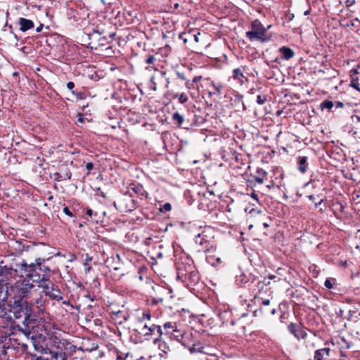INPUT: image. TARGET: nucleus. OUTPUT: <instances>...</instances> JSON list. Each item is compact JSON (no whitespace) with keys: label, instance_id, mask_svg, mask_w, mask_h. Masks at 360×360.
<instances>
[{"label":"nucleus","instance_id":"nucleus-1","mask_svg":"<svg viewBox=\"0 0 360 360\" xmlns=\"http://www.w3.org/2000/svg\"><path fill=\"white\" fill-rule=\"evenodd\" d=\"M32 304L25 299H14L13 302L0 303V318L9 323L23 319L21 324L18 325L20 331L27 339V343L22 344L27 349L28 344L37 349V336L32 333L34 321L32 319Z\"/></svg>","mask_w":360,"mask_h":360},{"label":"nucleus","instance_id":"nucleus-2","mask_svg":"<svg viewBox=\"0 0 360 360\" xmlns=\"http://www.w3.org/2000/svg\"><path fill=\"white\" fill-rule=\"evenodd\" d=\"M13 269L7 266L0 268V288L1 292L5 293L4 299H24L34 288V283L28 280L23 279L21 283L15 285L10 284L7 281V276H12Z\"/></svg>","mask_w":360,"mask_h":360},{"label":"nucleus","instance_id":"nucleus-3","mask_svg":"<svg viewBox=\"0 0 360 360\" xmlns=\"http://www.w3.org/2000/svg\"><path fill=\"white\" fill-rule=\"evenodd\" d=\"M177 277L184 280H191L192 282H196L198 280L197 271L192 264L185 266L183 263L176 264Z\"/></svg>","mask_w":360,"mask_h":360},{"label":"nucleus","instance_id":"nucleus-4","mask_svg":"<svg viewBox=\"0 0 360 360\" xmlns=\"http://www.w3.org/2000/svg\"><path fill=\"white\" fill-rule=\"evenodd\" d=\"M21 273L25 276L24 279L31 281L34 283L37 279H39V274L38 273V268L36 262L34 263L27 264L26 262L22 261L20 265Z\"/></svg>","mask_w":360,"mask_h":360},{"label":"nucleus","instance_id":"nucleus-5","mask_svg":"<svg viewBox=\"0 0 360 360\" xmlns=\"http://www.w3.org/2000/svg\"><path fill=\"white\" fill-rule=\"evenodd\" d=\"M163 328L165 330L163 335H167L172 340L182 342L185 332L178 327L176 323L167 322L163 325Z\"/></svg>","mask_w":360,"mask_h":360},{"label":"nucleus","instance_id":"nucleus-6","mask_svg":"<svg viewBox=\"0 0 360 360\" xmlns=\"http://www.w3.org/2000/svg\"><path fill=\"white\" fill-rule=\"evenodd\" d=\"M252 30L246 32L247 37L250 40H264L266 28L258 20H255L251 23Z\"/></svg>","mask_w":360,"mask_h":360},{"label":"nucleus","instance_id":"nucleus-7","mask_svg":"<svg viewBox=\"0 0 360 360\" xmlns=\"http://www.w3.org/2000/svg\"><path fill=\"white\" fill-rule=\"evenodd\" d=\"M140 333L144 336L145 340H149L153 335H157V337H162L164 332L160 326L155 324L148 325L146 323L140 329Z\"/></svg>","mask_w":360,"mask_h":360},{"label":"nucleus","instance_id":"nucleus-8","mask_svg":"<svg viewBox=\"0 0 360 360\" xmlns=\"http://www.w3.org/2000/svg\"><path fill=\"white\" fill-rule=\"evenodd\" d=\"M191 353L200 352L205 354L203 358H201V360H219L218 357L214 354H209L206 351V348L203 347H200L198 345H193L190 349Z\"/></svg>","mask_w":360,"mask_h":360},{"label":"nucleus","instance_id":"nucleus-9","mask_svg":"<svg viewBox=\"0 0 360 360\" xmlns=\"http://www.w3.org/2000/svg\"><path fill=\"white\" fill-rule=\"evenodd\" d=\"M288 328L297 340L304 339L307 336V332L298 324L291 323Z\"/></svg>","mask_w":360,"mask_h":360},{"label":"nucleus","instance_id":"nucleus-10","mask_svg":"<svg viewBox=\"0 0 360 360\" xmlns=\"http://www.w3.org/2000/svg\"><path fill=\"white\" fill-rule=\"evenodd\" d=\"M44 294L46 296L49 297L51 300H55L57 302L63 300V298L62 292L55 285L50 286V288L49 289V290L45 291Z\"/></svg>","mask_w":360,"mask_h":360},{"label":"nucleus","instance_id":"nucleus-11","mask_svg":"<svg viewBox=\"0 0 360 360\" xmlns=\"http://www.w3.org/2000/svg\"><path fill=\"white\" fill-rule=\"evenodd\" d=\"M270 300L269 299L262 300L260 304V311L265 315H274L276 313L275 307H269Z\"/></svg>","mask_w":360,"mask_h":360},{"label":"nucleus","instance_id":"nucleus-12","mask_svg":"<svg viewBox=\"0 0 360 360\" xmlns=\"http://www.w3.org/2000/svg\"><path fill=\"white\" fill-rule=\"evenodd\" d=\"M18 25L20 26V30L23 32L30 30L34 27V24L32 20L25 18H19Z\"/></svg>","mask_w":360,"mask_h":360},{"label":"nucleus","instance_id":"nucleus-13","mask_svg":"<svg viewBox=\"0 0 360 360\" xmlns=\"http://www.w3.org/2000/svg\"><path fill=\"white\" fill-rule=\"evenodd\" d=\"M128 314L122 311H114L112 314V320L116 324L122 325L128 319Z\"/></svg>","mask_w":360,"mask_h":360},{"label":"nucleus","instance_id":"nucleus-14","mask_svg":"<svg viewBox=\"0 0 360 360\" xmlns=\"http://www.w3.org/2000/svg\"><path fill=\"white\" fill-rule=\"evenodd\" d=\"M330 349L328 347H324L316 349L314 352V360H326L330 355Z\"/></svg>","mask_w":360,"mask_h":360},{"label":"nucleus","instance_id":"nucleus-15","mask_svg":"<svg viewBox=\"0 0 360 360\" xmlns=\"http://www.w3.org/2000/svg\"><path fill=\"white\" fill-rule=\"evenodd\" d=\"M153 343L154 345H158L159 350L165 354L170 351L169 347L167 346L166 342L162 340V337H155L153 339Z\"/></svg>","mask_w":360,"mask_h":360},{"label":"nucleus","instance_id":"nucleus-16","mask_svg":"<svg viewBox=\"0 0 360 360\" xmlns=\"http://www.w3.org/2000/svg\"><path fill=\"white\" fill-rule=\"evenodd\" d=\"M244 68H236L233 70V79L237 80L240 84L244 83L245 76L243 75Z\"/></svg>","mask_w":360,"mask_h":360},{"label":"nucleus","instance_id":"nucleus-17","mask_svg":"<svg viewBox=\"0 0 360 360\" xmlns=\"http://www.w3.org/2000/svg\"><path fill=\"white\" fill-rule=\"evenodd\" d=\"M307 160H308L307 157H305V156L298 158L297 169L302 174H304L307 170V168H308Z\"/></svg>","mask_w":360,"mask_h":360},{"label":"nucleus","instance_id":"nucleus-18","mask_svg":"<svg viewBox=\"0 0 360 360\" xmlns=\"http://www.w3.org/2000/svg\"><path fill=\"white\" fill-rule=\"evenodd\" d=\"M129 188L131 191H133V192H134L136 194L139 195L141 197L147 196L146 191L143 188V186L139 184H132L130 185Z\"/></svg>","mask_w":360,"mask_h":360},{"label":"nucleus","instance_id":"nucleus-19","mask_svg":"<svg viewBox=\"0 0 360 360\" xmlns=\"http://www.w3.org/2000/svg\"><path fill=\"white\" fill-rule=\"evenodd\" d=\"M38 271L43 272V274H48L51 271L50 268L44 264L45 259L43 258H37L35 259Z\"/></svg>","mask_w":360,"mask_h":360},{"label":"nucleus","instance_id":"nucleus-20","mask_svg":"<svg viewBox=\"0 0 360 360\" xmlns=\"http://www.w3.org/2000/svg\"><path fill=\"white\" fill-rule=\"evenodd\" d=\"M279 51L283 54V58L285 60H289L294 56L293 51L288 47L282 46Z\"/></svg>","mask_w":360,"mask_h":360},{"label":"nucleus","instance_id":"nucleus-21","mask_svg":"<svg viewBox=\"0 0 360 360\" xmlns=\"http://www.w3.org/2000/svg\"><path fill=\"white\" fill-rule=\"evenodd\" d=\"M257 176H255V180L258 184H263L264 180L266 179L267 172L262 169L259 168L257 170Z\"/></svg>","mask_w":360,"mask_h":360},{"label":"nucleus","instance_id":"nucleus-22","mask_svg":"<svg viewBox=\"0 0 360 360\" xmlns=\"http://www.w3.org/2000/svg\"><path fill=\"white\" fill-rule=\"evenodd\" d=\"M46 302V300L42 296L36 300L35 305L39 311L44 312L45 311Z\"/></svg>","mask_w":360,"mask_h":360},{"label":"nucleus","instance_id":"nucleus-23","mask_svg":"<svg viewBox=\"0 0 360 360\" xmlns=\"http://www.w3.org/2000/svg\"><path fill=\"white\" fill-rule=\"evenodd\" d=\"M207 261L212 266H217L221 263V258L219 257H215L212 255L207 256Z\"/></svg>","mask_w":360,"mask_h":360},{"label":"nucleus","instance_id":"nucleus-24","mask_svg":"<svg viewBox=\"0 0 360 360\" xmlns=\"http://www.w3.org/2000/svg\"><path fill=\"white\" fill-rule=\"evenodd\" d=\"M36 283H38V287L39 288H41L43 290V292L44 293L45 291L49 290L50 288V286H52L54 285V283L51 281L49 282H35Z\"/></svg>","mask_w":360,"mask_h":360},{"label":"nucleus","instance_id":"nucleus-25","mask_svg":"<svg viewBox=\"0 0 360 360\" xmlns=\"http://www.w3.org/2000/svg\"><path fill=\"white\" fill-rule=\"evenodd\" d=\"M333 107V103L331 101L326 100L321 103L320 108L321 110L328 109L330 110Z\"/></svg>","mask_w":360,"mask_h":360},{"label":"nucleus","instance_id":"nucleus-26","mask_svg":"<svg viewBox=\"0 0 360 360\" xmlns=\"http://www.w3.org/2000/svg\"><path fill=\"white\" fill-rule=\"evenodd\" d=\"M250 281V278H247V276L244 274H241L240 276L236 277L237 283L247 284Z\"/></svg>","mask_w":360,"mask_h":360},{"label":"nucleus","instance_id":"nucleus-27","mask_svg":"<svg viewBox=\"0 0 360 360\" xmlns=\"http://www.w3.org/2000/svg\"><path fill=\"white\" fill-rule=\"evenodd\" d=\"M336 280L333 278H327L324 282V285L328 289L333 288L334 284L335 283Z\"/></svg>","mask_w":360,"mask_h":360},{"label":"nucleus","instance_id":"nucleus-28","mask_svg":"<svg viewBox=\"0 0 360 360\" xmlns=\"http://www.w3.org/2000/svg\"><path fill=\"white\" fill-rule=\"evenodd\" d=\"M172 119H173V120L176 121L178 122V124L180 125L184 121V117L182 115H181L179 112H174L172 115Z\"/></svg>","mask_w":360,"mask_h":360},{"label":"nucleus","instance_id":"nucleus-29","mask_svg":"<svg viewBox=\"0 0 360 360\" xmlns=\"http://www.w3.org/2000/svg\"><path fill=\"white\" fill-rule=\"evenodd\" d=\"M50 280V276L48 274H42L41 275L39 274V279H37L36 282H49Z\"/></svg>","mask_w":360,"mask_h":360},{"label":"nucleus","instance_id":"nucleus-30","mask_svg":"<svg viewBox=\"0 0 360 360\" xmlns=\"http://www.w3.org/2000/svg\"><path fill=\"white\" fill-rule=\"evenodd\" d=\"M211 85L213 87V89H214V91H215L214 92L216 93V94L220 95L221 94V89L222 87L221 84L219 83L212 82Z\"/></svg>","mask_w":360,"mask_h":360},{"label":"nucleus","instance_id":"nucleus-31","mask_svg":"<svg viewBox=\"0 0 360 360\" xmlns=\"http://www.w3.org/2000/svg\"><path fill=\"white\" fill-rule=\"evenodd\" d=\"M175 97H178L179 98V101L181 103H184L187 102V101H188V96L184 93H182V94H179V95H176Z\"/></svg>","mask_w":360,"mask_h":360},{"label":"nucleus","instance_id":"nucleus-32","mask_svg":"<svg viewBox=\"0 0 360 360\" xmlns=\"http://www.w3.org/2000/svg\"><path fill=\"white\" fill-rule=\"evenodd\" d=\"M172 210V205L169 202H167V203H165L160 208V211L163 212H169Z\"/></svg>","mask_w":360,"mask_h":360},{"label":"nucleus","instance_id":"nucleus-33","mask_svg":"<svg viewBox=\"0 0 360 360\" xmlns=\"http://www.w3.org/2000/svg\"><path fill=\"white\" fill-rule=\"evenodd\" d=\"M266 98L265 96L258 95L257 96V103L259 105H262L265 103Z\"/></svg>","mask_w":360,"mask_h":360},{"label":"nucleus","instance_id":"nucleus-34","mask_svg":"<svg viewBox=\"0 0 360 360\" xmlns=\"http://www.w3.org/2000/svg\"><path fill=\"white\" fill-rule=\"evenodd\" d=\"M8 27L9 28V30H10V34H11L13 35V38H14V39H15V42H18L19 39H18V36H17L15 34H14V33L13 32V31H12V25H8L7 23H6V25H5V27Z\"/></svg>","mask_w":360,"mask_h":360},{"label":"nucleus","instance_id":"nucleus-35","mask_svg":"<svg viewBox=\"0 0 360 360\" xmlns=\"http://www.w3.org/2000/svg\"><path fill=\"white\" fill-rule=\"evenodd\" d=\"M151 319V315L150 313H143L142 318L140 319V321L142 322L145 320L150 321Z\"/></svg>","mask_w":360,"mask_h":360},{"label":"nucleus","instance_id":"nucleus-36","mask_svg":"<svg viewBox=\"0 0 360 360\" xmlns=\"http://www.w3.org/2000/svg\"><path fill=\"white\" fill-rule=\"evenodd\" d=\"M59 356L60 360H68L67 355L62 349H59Z\"/></svg>","mask_w":360,"mask_h":360},{"label":"nucleus","instance_id":"nucleus-37","mask_svg":"<svg viewBox=\"0 0 360 360\" xmlns=\"http://www.w3.org/2000/svg\"><path fill=\"white\" fill-rule=\"evenodd\" d=\"M155 58L153 55H150L146 58V62L148 64H153L155 62Z\"/></svg>","mask_w":360,"mask_h":360},{"label":"nucleus","instance_id":"nucleus-38","mask_svg":"<svg viewBox=\"0 0 360 360\" xmlns=\"http://www.w3.org/2000/svg\"><path fill=\"white\" fill-rule=\"evenodd\" d=\"M195 241L196 243H199L200 245L203 244V239L201 238V234L199 233L195 236Z\"/></svg>","mask_w":360,"mask_h":360},{"label":"nucleus","instance_id":"nucleus-39","mask_svg":"<svg viewBox=\"0 0 360 360\" xmlns=\"http://www.w3.org/2000/svg\"><path fill=\"white\" fill-rule=\"evenodd\" d=\"M354 4H355V0H346L345 1V6L347 8L352 6Z\"/></svg>","mask_w":360,"mask_h":360},{"label":"nucleus","instance_id":"nucleus-40","mask_svg":"<svg viewBox=\"0 0 360 360\" xmlns=\"http://www.w3.org/2000/svg\"><path fill=\"white\" fill-rule=\"evenodd\" d=\"M63 211L66 215H68L69 217L72 216V213L70 212V210H69V208L68 207H64L63 209Z\"/></svg>","mask_w":360,"mask_h":360},{"label":"nucleus","instance_id":"nucleus-41","mask_svg":"<svg viewBox=\"0 0 360 360\" xmlns=\"http://www.w3.org/2000/svg\"><path fill=\"white\" fill-rule=\"evenodd\" d=\"M52 358L53 359H59L60 356H59V350L58 351H56V352H54V351H51L50 352Z\"/></svg>","mask_w":360,"mask_h":360},{"label":"nucleus","instance_id":"nucleus-42","mask_svg":"<svg viewBox=\"0 0 360 360\" xmlns=\"http://www.w3.org/2000/svg\"><path fill=\"white\" fill-rule=\"evenodd\" d=\"M75 87V84L74 82H68L67 83V88L69 89V90H72Z\"/></svg>","mask_w":360,"mask_h":360},{"label":"nucleus","instance_id":"nucleus-43","mask_svg":"<svg viewBox=\"0 0 360 360\" xmlns=\"http://www.w3.org/2000/svg\"><path fill=\"white\" fill-rule=\"evenodd\" d=\"M94 168V164L92 162H88L86 165V169L90 172L91 170H92Z\"/></svg>","mask_w":360,"mask_h":360},{"label":"nucleus","instance_id":"nucleus-44","mask_svg":"<svg viewBox=\"0 0 360 360\" xmlns=\"http://www.w3.org/2000/svg\"><path fill=\"white\" fill-rule=\"evenodd\" d=\"M351 86L353 88L356 89L357 91H360V89L359 87L358 83H354V82H352V84H351Z\"/></svg>","mask_w":360,"mask_h":360},{"label":"nucleus","instance_id":"nucleus-45","mask_svg":"<svg viewBox=\"0 0 360 360\" xmlns=\"http://www.w3.org/2000/svg\"><path fill=\"white\" fill-rule=\"evenodd\" d=\"M352 119L353 121L356 120V122H360V116L359 115H353L352 116Z\"/></svg>","mask_w":360,"mask_h":360},{"label":"nucleus","instance_id":"nucleus-46","mask_svg":"<svg viewBox=\"0 0 360 360\" xmlns=\"http://www.w3.org/2000/svg\"><path fill=\"white\" fill-rule=\"evenodd\" d=\"M63 304L64 305L70 306V307H71V308H73L72 304L70 303V302L69 300H65V301H63Z\"/></svg>","mask_w":360,"mask_h":360},{"label":"nucleus","instance_id":"nucleus-47","mask_svg":"<svg viewBox=\"0 0 360 360\" xmlns=\"http://www.w3.org/2000/svg\"><path fill=\"white\" fill-rule=\"evenodd\" d=\"M86 214L89 217H92L93 211L91 209H87Z\"/></svg>","mask_w":360,"mask_h":360},{"label":"nucleus","instance_id":"nucleus-48","mask_svg":"<svg viewBox=\"0 0 360 360\" xmlns=\"http://www.w3.org/2000/svg\"><path fill=\"white\" fill-rule=\"evenodd\" d=\"M266 187L268 188V189H271L273 188H274V183H271L268 185L266 186Z\"/></svg>","mask_w":360,"mask_h":360},{"label":"nucleus","instance_id":"nucleus-49","mask_svg":"<svg viewBox=\"0 0 360 360\" xmlns=\"http://www.w3.org/2000/svg\"><path fill=\"white\" fill-rule=\"evenodd\" d=\"M323 202V200L321 199L319 202L315 203V207L317 208L322 202Z\"/></svg>","mask_w":360,"mask_h":360},{"label":"nucleus","instance_id":"nucleus-50","mask_svg":"<svg viewBox=\"0 0 360 360\" xmlns=\"http://www.w3.org/2000/svg\"><path fill=\"white\" fill-rule=\"evenodd\" d=\"M336 106H337V108H342L343 107V103H341V102H337Z\"/></svg>","mask_w":360,"mask_h":360},{"label":"nucleus","instance_id":"nucleus-51","mask_svg":"<svg viewBox=\"0 0 360 360\" xmlns=\"http://www.w3.org/2000/svg\"><path fill=\"white\" fill-rule=\"evenodd\" d=\"M41 29H42V25H40V26H39L36 28V32H41Z\"/></svg>","mask_w":360,"mask_h":360},{"label":"nucleus","instance_id":"nucleus-52","mask_svg":"<svg viewBox=\"0 0 360 360\" xmlns=\"http://www.w3.org/2000/svg\"><path fill=\"white\" fill-rule=\"evenodd\" d=\"M308 198L311 200V201H314L315 200V196L314 195H310L308 196Z\"/></svg>","mask_w":360,"mask_h":360},{"label":"nucleus","instance_id":"nucleus-53","mask_svg":"<svg viewBox=\"0 0 360 360\" xmlns=\"http://www.w3.org/2000/svg\"><path fill=\"white\" fill-rule=\"evenodd\" d=\"M200 78H201V77H195L193 78V82H197Z\"/></svg>","mask_w":360,"mask_h":360},{"label":"nucleus","instance_id":"nucleus-54","mask_svg":"<svg viewBox=\"0 0 360 360\" xmlns=\"http://www.w3.org/2000/svg\"><path fill=\"white\" fill-rule=\"evenodd\" d=\"M256 286H257V288H255V289L257 291V290H258V289H257V288H258V282H257V285H256ZM255 297H256V299H258V292H257V293H256Z\"/></svg>","mask_w":360,"mask_h":360},{"label":"nucleus","instance_id":"nucleus-55","mask_svg":"<svg viewBox=\"0 0 360 360\" xmlns=\"http://www.w3.org/2000/svg\"><path fill=\"white\" fill-rule=\"evenodd\" d=\"M78 122H83V117H82V115H80L79 117L78 118Z\"/></svg>","mask_w":360,"mask_h":360},{"label":"nucleus","instance_id":"nucleus-56","mask_svg":"<svg viewBox=\"0 0 360 360\" xmlns=\"http://www.w3.org/2000/svg\"><path fill=\"white\" fill-rule=\"evenodd\" d=\"M213 94H216V93L214 91L212 92V91H210L209 92V95L210 96H212Z\"/></svg>","mask_w":360,"mask_h":360},{"label":"nucleus","instance_id":"nucleus-57","mask_svg":"<svg viewBox=\"0 0 360 360\" xmlns=\"http://www.w3.org/2000/svg\"><path fill=\"white\" fill-rule=\"evenodd\" d=\"M66 176H67V179H70L71 178V174L70 173V174H67Z\"/></svg>","mask_w":360,"mask_h":360},{"label":"nucleus","instance_id":"nucleus-58","mask_svg":"<svg viewBox=\"0 0 360 360\" xmlns=\"http://www.w3.org/2000/svg\"><path fill=\"white\" fill-rule=\"evenodd\" d=\"M309 13V10H307V11H304V15H308Z\"/></svg>","mask_w":360,"mask_h":360},{"label":"nucleus","instance_id":"nucleus-59","mask_svg":"<svg viewBox=\"0 0 360 360\" xmlns=\"http://www.w3.org/2000/svg\"><path fill=\"white\" fill-rule=\"evenodd\" d=\"M263 226H264V227H265V228L269 227V224H268L267 223H264V224H263Z\"/></svg>","mask_w":360,"mask_h":360},{"label":"nucleus","instance_id":"nucleus-60","mask_svg":"<svg viewBox=\"0 0 360 360\" xmlns=\"http://www.w3.org/2000/svg\"><path fill=\"white\" fill-rule=\"evenodd\" d=\"M153 89L154 91H155V90H156V86H155V84L154 85V86H153Z\"/></svg>","mask_w":360,"mask_h":360},{"label":"nucleus","instance_id":"nucleus-61","mask_svg":"<svg viewBox=\"0 0 360 360\" xmlns=\"http://www.w3.org/2000/svg\"><path fill=\"white\" fill-rule=\"evenodd\" d=\"M153 303L156 304L158 303V301L157 300H153Z\"/></svg>","mask_w":360,"mask_h":360},{"label":"nucleus","instance_id":"nucleus-62","mask_svg":"<svg viewBox=\"0 0 360 360\" xmlns=\"http://www.w3.org/2000/svg\"><path fill=\"white\" fill-rule=\"evenodd\" d=\"M243 110H245V104H244V103H243Z\"/></svg>","mask_w":360,"mask_h":360},{"label":"nucleus","instance_id":"nucleus-63","mask_svg":"<svg viewBox=\"0 0 360 360\" xmlns=\"http://www.w3.org/2000/svg\"><path fill=\"white\" fill-rule=\"evenodd\" d=\"M252 278V283H254V281H255V279L254 278Z\"/></svg>","mask_w":360,"mask_h":360}]
</instances>
